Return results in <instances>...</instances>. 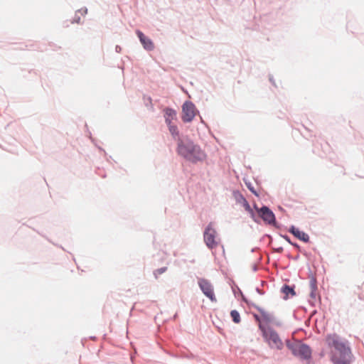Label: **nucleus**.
Instances as JSON below:
<instances>
[{
  "label": "nucleus",
  "instance_id": "19",
  "mask_svg": "<svg viewBox=\"0 0 364 364\" xmlns=\"http://www.w3.org/2000/svg\"><path fill=\"white\" fill-rule=\"evenodd\" d=\"M247 188H249V190L252 193H254L255 196H258V193L256 192V191L254 189V188L251 186L250 183H246Z\"/></svg>",
  "mask_w": 364,
  "mask_h": 364
},
{
  "label": "nucleus",
  "instance_id": "23",
  "mask_svg": "<svg viewBox=\"0 0 364 364\" xmlns=\"http://www.w3.org/2000/svg\"><path fill=\"white\" fill-rule=\"evenodd\" d=\"M284 238H285V240H286L288 242H289L290 244H291V245H294V246H296V247H299L296 244H293V243H291V241H290V240H289V237L288 236H284Z\"/></svg>",
  "mask_w": 364,
  "mask_h": 364
},
{
  "label": "nucleus",
  "instance_id": "2",
  "mask_svg": "<svg viewBox=\"0 0 364 364\" xmlns=\"http://www.w3.org/2000/svg\"><path fill=\"white\" fill-rule=\"evenodd\" d=\"M176 153L179 156L192 164L203 162L207 158L205 151L188 136L178 138Z\"/></svg>",
  "mask_w": 364,
  "mask_h": 364
},
{
  "label": "nucleus",
  "instance_id": "18",
  "mask_svg": "<svg viewBox=\"0 0 364 364\" xmlns=\"http://www.w3.org/2000/svg\"><path fill=\"white\" fill-rule=\"evenodd\" d=\"M167 268L166 267H161V268H159V269H157L156 270L154 271V274L155 275L156 277H157L158 274H161L163 273H164L166 271Z\"/></svg>",
  "mask_w": 364,
  "mask_h": 364
},
{
  "label": "nucleus",
  "instance_id": "6",
  "mask_svg": "<svg viewBox=\"0 0 364 364\" xmlns=\"http://www.w3.org/2000/svg\"><path fill=\"white\" fill-rule=\"evenodd\" d=\"M198 110L195 105L191 101H186L182 105V120L183 122H191L195 116Z\"/></svg>",
  "mask_w": 364,
  "mask_h": 364
},
{
  "label": "nucleus",
  "instance_id": "14",
  "mask_svg": "<svg viewBox=\"0 0 364 364\" xmlns=\"http://www.w3.org/2000/svg\"><path fill=\"white\" fill-rule=\"evenodd\" d=\"M309 285L311 289L310 296L312 299L316 300L318 296V294L316 280L314 277L311 278Z\"/></svg>",
  "mask_w": 364,
  "mask_h": 364
},
{
  "label": "nucleus",
  "instance_id": "4",
  "mask_svg": "<svg viewBox=\"0 0 364 364\" xmlns=\"http://www.w3.org/2000/svg\"><path fill=\"white\" fill-rule=\"evenodd\" d=\"M286 345L294 356L301 360H309L311 358V350L308 345L299 341H290L289 340L286 341Z\"/></svg>",
  "mask_w": 364,
  "mask_h": 364
},
{
  "label": "nucleus",
  "instance_id": "10",
  "mask_svg": "<svg viewBox=\"0 0 364 364\" xmlns=\"http://www.w3.org/2000/svg\"><path fill=\"white\" fill-rule=\"evenodd\" d=\"M257 309L261 314L262 323H273L276 326H280V323L276 320L273 314L266 311L260 307H257Z\"/></svg>",
  "mask_w": 364,
  "mask_h": 364
},
{
  "label": "nucleus",
  "instance_id": "13",
  "mask_svg": "<svg viewBox=\"0 0 364 364\" xmlns=\"http://www.w3.org/2000/svg\"><path fill=\"white\" fill-rule=\"evenodd\" d=\"M167 126L168 127V130H169L171 136H173V139L176 141V144H177L178 138H181L183 135L179 134V131L178 129V127L176 125H174L173 124H167Z\"/></svg>",
  "mask_w": 364,
  "mask_h": 364
},
{
  "label": "nucleus",
  "instance_id": "17",
  "mask_svg": "<svg viewBox=\"0 0 364 364\" xmlns=\"http://www.w3.org/2000/svg\"><path fill=\"white\" fill-rule=\"evenodd\" d=\"M282 291L286 295H289V294L292 295L295 294L294 289L286 284L282 287Z\"/></svg>",
  "mask_w": 364,
  "mask_h": 364
},
{
  "label": "nucleus",
  "instance_id": "7",
  "mask_svg": "<svg viewBox=\"0 0 364 364\" xmlns=\"http://www.w3.org/2000/svg\"><path fill=\"white\" fill-rule=\"evenodd\" d=\"M255 208L257 210L259 217L265 223L276 226L277 223L275 215L267 206L264 205L261 208H258L256 207V205H255Z\"/></svg>",
  "mask_w": 364,
  "mask_h": 364
},
{
  "label": "nucleus",
  "instance_id": "25",
  "mask_svg": "<svg viewBox=\"0 0 364 364\" xmlns=\"http://www.w3.org/2000/svg\"><path fill=\"white\" fill-rule=\"evenodd\" d=\"M236 198H237V200L238 202H240V203H242V200H241V198H240V195L238 196V197H236Z\"/></svg>",
  "mask_w": 364,
  "mask_h": 364
},
{
  "label": "nucleus",
  "instance_id": "15",
  "mask_svg": "<svg viewBox=\"0 0 364 364\" xmlns=\"http://www.w3.org/2000/svg\"><path fill=\"white\" fill-rule=\"evenodd\" d=\"M240 196L241 200L242 201L243 207L245 208V209L247 212H249V213L251 215V217L253 218V220L255 221H256V220L255 219V213H254L253 210L251 208V207L249 205L248 202L247 201V200L242 195H240Z\"/></svg>",
  "mask_w": 364,
  "mask_h": 364
},
{
  "label": "nucleus",
  "instance_id": "21",
  "mask_svg": "<svg viewBox=\"0 0 364 364\" xmlns=\"http://www.w3.org/2000/svg\"><path fill=\"white\" fill-rule=\"evenodd\" d=\"M255 316V318L256 321H259V324H260V323L263 324V323H262V318L261 319V318H260L258 315H256V314H255V316Z\"/></svg>",
  "mask_w": 364,
  "mask_h": 364
},
{
  "label": "nucleus",
  "instance_id": "20",
  "mask_svg": "<svg viewBox=\"0 0 364 364\" xmlns=\"http://www.w3.org/2000/svg\"><path fill=\"white\" fill-rule=\"evenodd\" d=\"M80 21V17L79 16H77V15H75V16L73 18V23H79Z\"/></svg>",
  "mask_w": 364,
  "mask_h": 364
},
{
  "label": "nucleus",
  "instance_id": "1",
  "mask_svg": "<svg viewBox=\"0 0 364 364\" xmlns=\"http://www.w3.org/2000/svg\"><path fill=\"white\" fill-rule=\"evenodd\" d=\"M326 343L329 349L330 360L333 364H351L353 355L349 342L336 333L328 334Z\"/></svg>",
  "mask_w": 364,
  "mask_h": 364
},
{
  "label": "nucleus",
  "instance_id": "12",
  "mask_svg": "<svg viewBox=\"0 0 364 364\" xmlns=\"http://www.w3.org/2000/svg\"><path fill=\"white\" fill-rule=\"evenodd\" d=\"M164 117L166 124H172V121L176 119V112L171 108L164 109Z\"/></svg>",
  "mask_w": 364,
  "mask_h": 364
},
{
  "label": "nucleus",
  "instance_id": "16",
  "mask_svg": "<svg viewBox=\"0 0 364 364\" xmlns=\"http://www.w3.org/2000/svg\"><path fill=\"white\" fill-rule=\"evenodd\" d=\"M230 316L232 317V321L235 323H240V314H239V312L237 311L232 310L231 312H230Z\"/></svg>",
  "mask_w": 364,
  "mask_h": 364
},
{
  "label": "nucleus",
  "instance_id": "24",
  "mask_svg": "<svg viewBox=\"0 0 364 364\" xmlns=\"http://www.w3.org/2000/svg\"><path fill=\"white\" fill-rule=\"evenodd\" d=\"M121 50H122V48H121L119 46H116V47H115V51H116L117 53H120V52H121Z\"/></svg>",
  "mask_w": 364,
  "mask_h": 364
},
{
  "label": "nucleus",
  "instance_id": "26",
  "mask_svg": "<svg viewBox=\"0 0 364 364\" xmlns=\"http://www.w3.org/2000/svg\"><path fill=\"white\" fill-rule=\"evenodd\" d=\"M147 102L151 104V97H148L147 98Z\"/></svg>",
  "mask_w": 364,
  "mask_h": 364
},
{
  "label": "nucleus",
  "instance_id": "9",
  "mask_svg": "<svg viewBox=\"0 0 364 364\" xmlns=\"http://www.w3.org/2000/svg\"><path fill=\"white\" fill-rule=\"evenodd\" d=\"M136 34L137 35L140 43L143 48L147 51H151L154 49V44L149 37L146 36L141 31L136 30Z\"/></svg>",
  "mask_w": 364,
  "mask_h": 364
},
{
  "label": "nucleus",
  "instance_id": "3",
  "mask_svg": "<svg viewBox=\"0 0 364 364\" xmlns=\"http://www.w3.org/2000/svg\"><path fill=\"white\" fill-rule=\"evenodd\" d=\"M259 328L270 348L277 350H282L283 348L284 343L275 330L271 327H266L262 323L259 324Z\"/></svg>",
  "mask_w": 364,
  "mask_h": 364
},
{
  "label": "nucleus",
  "instance_id": "5",
  "mask_svg": "<svg viewBox=\"0 0 364 364\" xmlns=\"http://www.w3.org/2000/svg\"><path fill=\"white\" fill-rule=\"evenodd\" d=\"M213 226V223L210 222L207 225L203 232L204 242L209 249L215 248L220 241Z\"/></svg>",
  "mask_w": 364,
  "mask_h": 364
},
{
  "label": "nucleus",
  "instance_id": "8",
  "mask_svg": "<svg viewBox=\"0 0 364 364\" xmlns=\"http://www.w3.org/2000/svg\"><path fill=\"white\" fill-rule=\"evenodd\" d=\"M198 286L202 292L211 301L216 302L217 299L214 294L213 286L207 279L200 278L198 282Z\"/></svg>",
  "mask_w": 364,
  "mask_h": 364
},
{
  "label": "nucleus",
  "instance_id": "22",
  "mask_svg": "<svg viewBox=\"0 0 364 364\" xmlns=\"http://www.w3.org/2000/svg\"><path fill=\"white\" fill-rule=\"evenodd\" d=\"M78 12H80L82 14H86L87 12V8H83V9L78 10Z\"/></svg>",
  "mask_w": 364,
  "mask_h": 364
},
{
  "label": "nucleus",
  "instance_id": "11",
  "mask_svg": "<svg viewBox=\"0 0 364 364\" xmlns=\"http://www.w3.org/2000/svg\"><path fill=\"white\" fill-rule=\"evenodd\" d=\"M289 232L294 235L299 240L307 242L309 240V236L303 231H300L298 228H295L294 225L291 226L289 230Z\"/></svg>",
  "mask_w": 364,
  "mask_h": 364
}]
</instances>
